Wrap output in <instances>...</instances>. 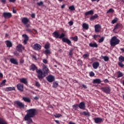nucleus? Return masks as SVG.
Listing matches in <instances>:
<instances>
[{
  "instance_id": "1",
  "label": "nucleus",
  "mask_w": 124,
  "mask_h": 124,
  "mask_svg": "<svg viewBox=\"0 0 124 124\" xmlns=\"http://www.w3.org/2000/svg\"><path fill=\"white\" fill-rule=\"evenodd\" d=\"M27 114L25 115L24 119L27 121V124H31L33 123L31 118L34 117L36 114V110L34 108L28 109L26 111Z\"/></svg>"
},
{
  "instance_id": "2",
  "label": "nucleus",
  "mask_w": 124,
  "mask_h": 124,
  "mask_svg": "<svg viewBox=\"0 0 124 124\" xmlns=\"http://www.w3.org/2000/svg\"><path fill=\"white\" fill-rule=\"evenodd\" d=\"M120 43V40L119 39L117 36H113L110 41V46L113 47H115L116 45H118Z\"/></svg>"
},
{
  "instance_id": "3",
  "label": "nucleus",
  "mask_w": 124,
  "mask_h": 124,
  "mask_svg": "<svg viewBox=\"0 0 124 124\" xmlns=\"http://www.w3.org/2000/svg\"><path fill=\"white\" fill-rule=\"evenodd\" d=\"M36 73H37L36 76L40 80L43 79L46 77V75L43 73L42 70H36Z\"/></svg>"
},
{
  "instance_id": "4",
  "label": "nucleus",
  "mask_w": 124,
  "mask_h": 124,
  "mask_svg": "<svg viewBox=\"0 0 124 124\" xmlns=\"http://www.w3.org/2000/svg\"><path fill=\"white\" fill-rule=\"evenodd\" d=\"M14 104L16 108H19L20 109L24 108L25 107V105L18 101L15 102Z\"/></svg>"
},
{
  "instance_id": "5",
  "label": "nucleus",
  "mask_w": 124,
  "mask_h": 124,
  "mask_svg": "<svg viewBox=\"0 0 124 124\" xmlns=\"http://www.w3.org/2000/svg\"><path fill=\"white\" fill-rule=\"evenodd\" d=\"M101 90L106 94H109L111 91V88L109 87H102L101 88Z\"/></svg>"
},
{
  "instance_id": "6",
  "label": "nucleus",
  "mask_w": 124,
  "mask_h": 124,
  "mask_svg": "<svg viewBox=\"0 0 124 124\" xmlns=\"http://www.w3.org/2000/svg\"><path fill=\"white\" fill-rule=\"evenodd\" d=\"M12 16V14L9 12H4L3 13V17L5 18V19H9Z\"/></svg>"
},
{
  "instance_id": "7",
  "label": "nucleus",
  "mask_w": 124,
  "mask_h": 124,
  "mask_svg": "<svg viewBox=\"0 0 124 124\" xmlns=\"http://www.w3.org/2000/svg\"><path fill=\"white\" fill-rule=\"evenodd\" d=\"M42 46L38 43L33 45L32 48L35 50H39L41 49Z\"/></svg>"
},
{
  "instance_id": "8",
  "label": "nucleus",
  "mask_w": 124,
  "mask_h": 124,
  "mask_svg": "<svg viewBox=\"0 0 124 124\" xmlns=\"http://www.w3.org/2000/svg\"><path fill=\"white\" fill-rule=\"evenodd\" d=\"M55 78L54 76H52L51 75H50L49 76L47 77V80L50 83L53 82L54 81H55Z\"/></svg>"
},
{
  "instance_id": "9",
  "label": "nucleus",
  "mask_w": 124,
  "mask_h": 124,
  "mask_svg": "<svg viewBox=\"0 0 124 124\" xmlns=\"http://www.w3.org/2000/svg\"><path fill=\"white\" fill-rule=\"evenodd\" d=\"M22 37L24 38L23 43L24 45H26L29 41V37L26 34H23Z\"/></svg>"
},
{
  "instance_id": "10",
  "label": "nucleus",
  "mask_w": 124,
  "mask_h": 124,
  "mask_svg": "<svg viewBox=\"0 0 124 124\" xmlns=\"http://www.w3.org/2000/svg\"><path fill=\"white\" fill-rule=\"evenodd\" d=\"M101 29V26L100 24H96L94 26V31L95 32H99Z\"/></svg>"
},
{
  "instance_id": "11",
  "label": "nucleus",
  "mask_w": 124,
  "mask_h": 124,
  "mask_svg": "<svg viewBox=\"0 0 124 124\" xmlns=\"http://www.w3.org/2000/svg\"><path fill=\"white\" fill-rule=\"evenodd\" d=\"M24 49H25V47L21 44H19L16 46V50L19 52H21L22 50H24Z\"/></svg>"
},
{
  "instance_id": "12",
  "label": "nucleus",
  "mask_w": 124,
  "mask_h": 124,
  "mask_svg": "<svg viewBox=\"0 0 124 124\" xmlns=\"http://www.w3.org/2000/svg\"><path fill=\"white\" fill-rule=\"evenodd\" d=\"M123 28V25L121 24V23H117L114 29L113 30V31L114 32H116V30H118V29H120L121 28Z\"/></svg>"
},
{
  "instance_id": "13",
  "label": "nucleus",
  "mask_w": 124,
  "mask_h": 124,
  "mask_svg": "<svg viewBox=\"0 0 124 124\" xmlns=\"http://www.w3.org/2000/svg\"><path fill=\"white\" fill-rule=\"evenodd\" d=\"M78 108L82 110H85L86 109V104L84 102H81L78 105Z\"/></svg>"
},
{
  "instance_id": "14",
  "label": "nucleus",
  "mask_w": 124,
  "mask_h": 124,
  "mask_svg": "<svg viewBox=\"0 0 124 124\" xmlns=\"http://www.w3.org/2000/svg\"><path fill=\"white\" fill-rule=\"evenodd\" d=\"M30 70H31V71H34L36 70H38V68L36 67V65H34V64H32L30 66Z\"/></svg>"
},
{
  "instance_id": "15",
  "label": "nucleus",
  "mask_w": 124,
  "mask_h": 124,
  "mask_svg": "<svg viewBox=\"0 0 124 124\" xmlns=\"http://www.w3.org/2000/svg\"><path fill=\"white\" fill-rule=\"evenodd\" d=\"M17 90L20 92H23L24 86L21 84H18L16 85Z\"/></svg>"
},
{
  "instance_id": "16",
  "label": "nucleus",
  "mask_w": 124,
  "mask_h": 124,
  "mask_svg": "<svg viewBox=\"0 0 124 124\" xmlns=\"http://www.w3.org/2000/svg\"><path fill=\"white\" fill-rule=\"evenodd\" d=\"M10 62H11V63H12L15 65L18 64V61H17V59H16V58H11L10 59Z\"/></svg>"
},
{
  "instance_id": "17",
  "label": "nucleus",
  "mask_w": 124,
  "mask_h": 124,
  "mask_svg": "<svg viewBox=\"0 0 124 124\" xmlns=\"http://www.w3.org/2000/svg\"><path fill=\"white\" fill-rule=\"evenodd\" d=\"M29 21L30 19L27 17H23L21 20V22L24 25L27 24Z\"/></svg>"
},
{
  "instance_id": "18",
  "label": "nucleus",
  "mask_w": 124,
  "mask_h": 124,
  "mask_svg": "<svg viewBox=\"0 0 124 124\" xmlns=\"http://www.w3.org/2000/svg\"><path fill=\"white\" fill-rule=\"evenodd\" d=\"M93 68L94 69H97L100 66L99 62H93L92 64Z\"/></svg>"
},
{
  "instance_id": "19",
  "label": "nucleus",
  "mask_w": 124,
  "mask_h": 124,
  "mask_svg": "<svg viewBox=\"0 0 124 124\" xmlns=\"http://www.w3.org/2000/svg\"><path fill=\"white\" fill-rule=\"evenodd\" d=\"M62 41L64 43H66L68 45H70L71 44V41L67 38H62Z\"/></svg>"
},
{
  "instance_id": "20",
  "label": "nucleus",
  "mask_w": 124,
  "mask_h": 124,
  "mask_svg": "<svg viewBox=\"0 0 124 124\" xmlns=\"http://www.w3.org/2000/svg\"><path fill=\"white\" fill-rule=\"evenodd\" d=\"M49 72V69H48V68H47V67H45L44 68H43V70H42V73H43V74H44V75H47Z\"/></svg>"
},
{
  "instance_id": "21",
  "label": "nucleus",
  "mask_w": 124,
  "mask_h": 124,
  "mask_svg": "<svg viewBox=\"0 0 124 124\" xmlns=\"http://www.w3.org/2000/svg\"><path fill=\"white\" fill-rule=\"evenodd\" d=\"M6 45H7V47L10 48L12 47L13 44L10 41L7 40L6 41Z\"/></svg>"
},
{
  "instance_id": "22",
  "label": "nucleus",
  "mask_w": 124,
  "mask_h": 124,
  "mask_svg": "<svg viewBox=\"0 0 124 124\" xmlns=\"http://www.w3.org/2000/svg\"><path fill=\"white\" fill-rule=\"evenodd\" d=\"M19 80L21 83H24L25 85H27L28 83L27 78H20Z\"/></svg>"
},
{
  "instance_id": "23",
  "label": "nucleus",
  "mask_w": 124,
  "mask_h": 124,
  "mask_svg": "<svg viewBox=\"0 0 124 124\" xmlns=\"http://www.w3.org/2000/svg\"><path fill=\"white\" fill-rule=\"evenodd\" d=\"M94 14L93 10H90L85 13V16H87L88 15H93Z\"/></svg>"
},
{
  "instance_id": "24",
  "label": "nucleus",
  "mask_w": 124,
  "mask_h": 124,
  "mask_svg": "<svg viewBox=\"0 0 124 124\" xmlns=\"http://www.w3.org/2000/svg\"><path fill=\"white\" fill-rule=\"evenodd\" d=\"M22 99L25 102L30 103L31 102V98L28 97H23Z\"/></svg>"
},
{
  "instance_id": "25",
  "label": "nucleus",
  "mask_w": 124,
  "mask_h": 124,
  "mask_svg": "<svg viewBox=\"0 0 124 124\" xmlns=\"http://www.w3.org/2000/svg\"><path fill=\"white\" fill-rule=\"evenodd\" d=\"M103 121V119L100 118H96L94 119V122L96 124L100 123Z\"/></svg>"
},
{
  "instance_id": "26",
  "label": "nucleus",
  "mask_w": 124,
  "mask_h": 124,
  "mask_svg": "<svg viewBox=\"0 0 124 124\" xmlns=\"http://www.w3.org/2000/svg\"><path fill=\"white\" fill-rule=\"evenodd\" d=\"M89 46L91 47H98V45L96 43H91L89 44Z\"/></svg>"
},
{
  "instance_id": "27",
  "label": "nucleus",
  "mask_w": 124,
  "mask_h": 124,
  "mask_svg": "<svg viewBox=\"0 0 124 124\" xmlns=\"http://www.w3.org/2000/svg\"><path fill=\"white\" fill-rule=\"evenodd\" d=\"M102 82L101 79L100 78H96L95 79H93V83L95 84H100Z\"/></svg>"
},
{
  "instance_id": "28",
  "label": "nucleus",
  "mask_w": 124,
  "mask_h": 124,
  "mask_svg": "<svg viewBox=\"0 0 124 124\" xmlns=\"http://www.w3.org/2000/svg\"><path fill=\"white\" fill-rule=\"evenodd\" d=\"M98 17V16L97 14H95L93 16H92L90 18V20L91 21H93L94 19H96Z\"/></svg>"
},
{
  "instance_id": "29",
  "label": "nucleus",
  "mask_w": 124,
  "mask_h": 124,
  "mask_svg": "<svg viewBox=\"0 0 124 124\" xmlns=\"http://www.w3.org/2000/svg\"><path fill=\"white\" fill-rule=\"evenodd\" d=\"M53 35L54 37H55L56 38H59V37H60V34L57 31H54L53 33Z\"/></svg>"
},
{
  "instance_id": "30",
  "label": "nucleus",
  "mask_w": 124,
  "mask_h": 124,
  "mask_svg": "<svg viewBox=\"0 0 124 124\" xmlns=\"http://www.w3.org/2000/svg\"><path fill=\"white\" fill-rule=\"evenodd\" d=\"M5 90H6V91H7V92L15 91V87H8V88H6L5 89Z\"/></svg>"
},
{
  "instance_id": "31",
  "label": "nucleus",
  "mask_w": 124,
  "mask_h": 124,
  "mask_svg": "<svg viewBox=\"0 0 124 124\" xmlns=\"http://www.w3.org/2000/svg\"><path fill=\"white\" fill-rule=\"evenodd\" d=\"M82 27L84 29L88 30V29L89 28V26L88 24L84 23L82 25Z\"/></svg>"
},
{
  "instance_id": "32",
  "label": "nucleus",
  "mask_w": 124,
  "mask_h": 124,
  "mask_svg": "<svg viewBox=\"0 0 124 124\" xmlns=\"http://www.w3.org/2000/svg\"><path fill=\"white\" fill-rule=\"evenodd\" d=\"M117 74H118V76H117L118 78H120L121 77H122L124 75L123 73H122V72H121L120 71H119V72L117 73Z\"/></svg>"
},
{
  "instance_id": "33",
  "label": "nucleus",
  "mask_w": 124,
  "mask_h": 124,
  "mask_svg": "<svg viewBox=\"0 0 124 124\" xmlns=\"http://www.w3.org/2000/svg\"><path fill=\"white\" fill-rule=\"evenodd\" d=\"M120 62H124V57L122 55H121L118 58Z\"/></svg>"
},
{
  "instance_id": "34",
  "label": "nucleus",
  "mask_w": 124,
  "mask_h": 124,
  "mask_svg": "<svg viewBox=\"0 0 124 124\" xmlns=\"http://www.w3.org/2000/svg\"><path fill=\"white\" fill-rule=\"evenodd\" d=\"M101 58L104 60L105 62H108L109 60V58L108 56H101Z\"/></svg>"
},
{
  "instance_id": "35",
  "label": "nucleus",
  "mask_w": 124,
  "mask_h": 124,
  "mask_svg": "<svg viewBox=\"0 0 124 124\" xmlns=\"http://www.w3.org/2000/svg\"><path fill=\"white\" fill-rule=\"evenodd\" d=\"M50 44L49 43H47L45 44L44 48L46 49H49L50 48Z\"/></svg>"
},
{
  "instance_id": "36",
  "label": "nucleus",
  "mask_w": 124,
  "mask_h": 124,
  "mask_svg": "<svg viewBox=\"0 0 124 124\" xmlns=\"http://www.w3.org/2000/svg\"><path fill=\"white\" fill-rule=\"evenodd\" d=\"M58 86H59V84L58 81H55L54 82H53V86H52L53 88H56L58 87Z\"/></svg>"
},
{
  "instance_id": "37",
  "label": "nucleus",
  "mask_w": 124,
  "mask_h": 124,
  "mask_svg": "<svg viewBox=\"0 0 124 124\" xmlns=\"http://www.w3.org/2000/svg\"><path fill=\"white\" fill-rule=\"evenodd\" d=\"M0 124H7V123L4 119L0 118Z\"/></svg>"
},
{
  "instance_id": "38",
  "label": "nucleus",
  "mask_w": 124,
  "mask_h": 124,
  "mask_svg": "<svg viewBox=\"0 0 124 124\" xmlns=\"http://www.w3.org/2000/svg\"><path fill=\"white\" fill-rule=\"evenodd\" d=\"M50 53H51L50 50H49V49H46V50H45V54L46 55L50 54Z\"/></svg>"
},
{
  "instance_id": "39",
  "label": "nucleus",
  "mask_w": 124,
  "mask_h": 124,
  "mask_svg": "<svg viewBox=\"0 0 124 124\" xmlns=\"http://www.w3.org/2000/svg\"><path fill=\"white\" fill-rule=\"evenodd\" d=\"M75 42H77L78 41V36H75V37H72L71 38Z\"/></svg>"
},
{
  "instance_id": "40",
  "label": "nucleus",
  "mask_w": 124,
  "mask_h": 124,
  "mask_svg": "<svg viewBox=\"0 0 124 124\" xmlns=\"http://www.w3.org/2000/svg\"><path fill=\"white\" fill-rule=\"evenodd\" d=\"M114 12V10L112 8H110L107 12V14L113 13Z\"/></svg>"
},
{
  "instance_id": "41",
  "label": "nucleus",
  "mask_w": 124,
  "mask_h": 124,
  "mask_svg": "<svg viewBox=\"0 0 124 124\" xmlns=\"http://www.w3.org/2000/svg\"><path fill=\"white\" fill-rule=\"evenodd\" d=\"M118 64L120 67H124V64H123V62H118Z\"/></svg>"
},
{
  "instance_id": "42",
  "label": "nucleus",
  "mask_w": 124,
  "mask_h": 124,
  "mask_svg": "<svg viewBox=\"0 0 124 124\" xmlns=\"http://www.w3.org/2000/svg\"><path fill=\"white\" fill-rule=\"evenodd\" d=\"M65 36V34L64 33H62L61 35H59V39H63Z\"/></svg>"
},
{
  "instance_id": "43",
  "label": "nucleus",
  "mask_w": 124,
  "mask_h": 124,
  "mask_svg": "<svg viewBox=\"0 0 124 124\" xmlns=\"http://www.w3.org/2000/svg\"><path fill=\"white\" fill-rule=\"evenodd\" d=\"M69 9L70 10V11H75V7L74 5H72V6H70L69 7Z\"/></svg>"
},
{
  "instance_id": "44",
  "label": "nucleus",
  "mask_w": 124,
  "mask_h": 124,
  "mask_svg": "<svg viewBox=\"0 0 124 124\" xmlns=\"http://www.w3.org/2000/svg\"><path fill=\"white\" fill-rule=\"evenodd\" d=\"M74 51V49L71 48L70 49V51L69 52V55L70 56H72L73 55V51Z\"/></svg>"
},
{
  "instance_id": "45",
  "label": "nucleus",
  "mask_w": 124,
  "mask_h": 124,
  "mask_svg": "<svg viewBox=\"0 0 124 124\" xmlns=\"http://www.w3.org/2000/svg\"><path fill=\"white\" fill-rule=\"evenodd\" d=\"M104 39H105V37H101V38H100L99 39L98 42L99 43H101L104 42Z\"/></svg>"
},
{
  "instance_id": "46",
  "label": "nucleus",
  "mask_w": 124,
  "mask_h": 124,
  "mask_svg": "<svg viewBox=\"0 0 124 124\" xmlns=\"http://www.w3.org/2000/svg\"><path fill=\"white\" fill-rule=\"evenodd\" d=\"M72 107H73V108H74L75 110H77V109L78 108V107H79V106H78V105L76 104V105H73Z\"/></svg>"
},
{
  "instance_id": "47",
  "label": "nucleus",
  "mask_w": 124,
  "mask_h": 124,
  "mask_svg": "<svg viewBox=\"0 0 124 124\" xmlns=\"http://www.w3.org/2000/svg\"><path fill=\"white\" fill-rule=\"evenodd\" d=\"M83 114L85 116H90V113L88 111H83Z\"/></svg>"
},
{
  "instance_id": "48",
  "label": "nucleus",
  "mask_w": 124,
  "mask_h": 124,
  "mask_svg": "<svg viewBox=\"0 0 124 124\" xmlns=\"http://www.w3.org/2000/svg\"><path fill=\"white\" fill-rule=\"evenodd\" d=\"M54 116L55 117V118H60L62 116V114H55L54 115Z\"/></svg>"
},
{
  "instance_id": "49",
  "label": "nucleus",
  "mask_w": 124,
  "mask_h": 124,
  "mask_svg": "<svg viewBox=\"0 0 124 124\" xmlns=\"http://www.w3.org/2000/svg\"><path fill=\"white\" fill-rule=\"evenodd\" d=\"M89 53H87L86 54H84L82 57L84 59H86L87 58H88V57H89Z\"/></svg>"
},
{
  "instance_id": "50",
  "label": "nucleus",
  "mask_w": 124,
  "mask_h": 124,
  "mask_svg": "<svg viewBox=\"0 0 124 124\" xmlns=\"http://www.w3.org/2000/svg\"><path fill=\"white\" fill-rule=\"evenodd\" d=\"M43 4H44V3H43V1H41L40 2L37 3V5H38L39 6L43 5Z\"/></svg>"
},
{
  "instance_id": "51",
  "label": "nucleus",
  "mask_w": 124,
  "mask_h": 124,
  "mask_svg": "<svg viewBox=\"0 0 124 124\" xmlns=\"http://www.w3.org/2000/svg\"><path fill=\"white\" fill-rule=\"evenodd\" d=\"M35 86L38 87L39 88L41 86V85L40 84V83L38 82V81H36L35 82Z\"/></svg>"
},
{
  "instance_id": "52",
  "label": "nucleus",
  "mask_w": 124,
  "mask_h": 124,
  "mask_svg": "<svg viewBox=\"0 0 124 124\" xmlns=\"http://www.w3.org/2000/svg\"><path fill=\"white\" fill-rule=\"evenodd\" d=\"M26 31L28 32H30V33H31L32 32V30L31 29H30V28H27L26 29Z\"/></svg>"
},
{
  "instance_id": "53",
  "label": "nucleus",
  "mask_w": 124,
  "mask_h": 124,
  "mask_svg": "<svg viewBox=\"0 0 124 124\" xmlns=\"http://www.w3.org/2000/svg\"><path fill=\"white\" fill-rule=\"evenodd\" d=\"M117 22V19H114L112 20L111 21V23L112 24H114L115 23H116Z\"/></svg>"
},
{
  "instance_id": "54",
  "label": "nucleus",
  "mask_w": 124,
  "mask_h": 124,
  "mask_svg": "<svg viewBox=\"0 0 124 124\" xmlns=\"http://www.w3.org/2000/svg\"><path fill=\"white\" fill-rule=\"evenodd\" d=\"M95 75V74L94 73H93V72H91L90 73V76L91 77H94Z\"/></svg>"
},
{
  "instance_id": "55",
  "label": "nucleus",
  "mask_w": 124,
  "mask_h": 124,
  "mask_svg": "<svg viewBox=\"0 0 124 124\" xmlns=\"http://www.w3.org/2000/svg\"><path fill=\"white\" fill-rule=\"evenodd\" d=\"M68 24L70 26H72L73 25L74 22L73 21L71 20L68 22Z\"/></svg>"
},
{
  "instance_id": "56",
  "label": "nucleus",
  "mask_w": 124,
  "mask_h": 124,
  "mask_svg": "<svg viewBox=\"0 0 124 124\" xmlns=\"http://www.w3.org/2000/svg\"><path fill=\"white\" fill-rule=\"evenodd\" d=\"M31 17L32 18H35V14L34 13L31 14Z\"/></svg>"
},
{
  "instance_id": "57",
  "label": "nucleus",
  "mask_w": 124,
  "mask_h": 124,
  "mask_svg": "<svg viewBox=\"0 0 124 124\" xmlns=\"http://www.w3.org/2000/svg\"><path fill=\"white\" fill-rule=\"evenodd\" d=\"M104 82L105 83H107L109 82V80H108V78H106V79L104 80Z\"/></svg>"
},
{
  "instance_id": "58",
  "label": "nucleus",
  "mask_w": 124,
  "mask_h": 124,
  "mask_svg": "<svg viewBox=\"0 0 124 124\" xmlns=\"http://www.w3.org/2000/svg\"><path fill=\"white\" fill-rule=\"evenodd\" d=\"M43 62L44 63H45V64L47 63V61L46 60V59H44V60H43Z\"/></svg>"
},
{
  "instance_id": "59",
  "label": "nucleus",
  "mask_w": 124,
  "mask_h": 124,
  "mask_svg": "<svg viewBox=\"0 0 124 124\" xmlns=\"http://www.w3.org/2000/svg\"><path fill=\"white\" fill-rule=\"evenodd\" d=\"M32 58H33L35 60H37V58L35 55H32Z\"/></svg>"
},
{
  "instance_id": "60",
  "label": "nucleus",
  "mask_w": 124,
  "mask_h": 124,
  "mask_svg": "<svg viewBox=\"0 0 124 124\" xmlns=\"http://www.w3.org/2000/svg\"><path fill=\"white\" fill-rule=\"evenodd\" d=\"M14 55L16 56H19V53H17V52H14Z\"/></svg>"
},
{
  "instance_id": "61",
  "label": "nucleus",
  "mask_w": 124,
  "mask_h": 124,
  "mask_svg": "<svg viewBox=\"0 0 124 124\" xmlns=\"http://www.w3.org/2000/svg\"><path fill=\"white\" fill-rule=\"evenodd\" d=\"M24 62V60L23 59H20V63H23Z\"/></svg>"
},
{
  "instance_id": "62",
  "label": "nucleus",
  "mask_w": 124,
  "mask_h": 124,
  "mask_svg": "<svg viewBox=\"0 0 124 124\" xmlns=\"http://www.w3.org/2000/svg\"><path fill=\"white\" fill-rule=\"evenodd\" d=\"M33 99L35 100H38L39 99V97L36 96L33 98Z\"/></svg>"
},
{
  "instance_id": "63",
  "label": "nucleus",
  "mask_w": 124,
  "mask_h": 124,
  "mask_svg": "<svg viewBox=\"0 0 124 124\" xmlns=\"http://www.w3.org/2000/svg\"><path fill=\"white\" fill-rule=\"evenodd\" d=\"M55 122L57 124H60V121L58 120H55Z\"/></svg>"
},
{
  "instance_id": "64",
  "label": "nucleus",
  "mask_w": 124,
  "mask_h": 124,
  "mask_svg": "<svg viewBox=\"0 0 124 124\" xmlns=\"http://www.w3.org/2000/svg\"><path fill=\"white\" fill-rule=\"evenodd\" d=\"M82 87H83L84 89H87V88H88V87H87V86L85 85L82 84Z\"/></svg>"
}]
</instances>
